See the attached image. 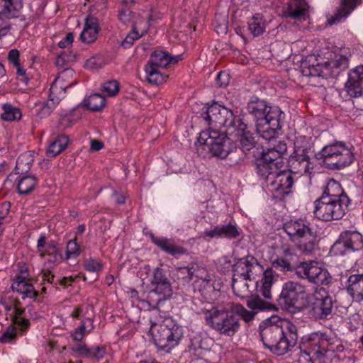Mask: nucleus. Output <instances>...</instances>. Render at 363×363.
I'll return each instance as SVG.
<instances>
[{
	"label": "nucleus",
	"mask_w": 363,
	"mask_h": 363,
	"mask_svg": "<svg viewBox=\"0 0 363 363\" xmlns=\"http://www.w3.org/2000/svg\"><path fill=\"white\" fill-rule=\"evenodd\" d=\"M297 327L293 323L272 316L259 325V334L264 346L277 355L290 351L297 343Z\"/></svg>",
	"instance_id": "f257e3e1"
},
{
	"label": "nucleus",
	"mask_w": 363,
	"mask_h": 363,
	"mask_svg": "<svg viewBox=\"0 0 363 363\" xmlns=\"http://www.w3.org/2000/svg\"><path fill=\"white\" fill-rule=\"evenodd\" d=\"M299 347L300 361L311 363H326L330 360L331 353L343 351V346L338 339L320 331L303 336Z\"/></svg>",
	"instance_id": "f03ea898"
},
{
	"label": "nucleus",
	"mask_w": 363,
	"mask_h": 363,
	"mask_svg": "<svg viewBox=\"0 0 363 363\" xmlns=\"http://www.w3.org/2000/svg\"><path fill=\"white\" fill-rule=\"evenodd\" d=\"M247 112L255 121L256 130L266 140L275 139L281 129V121L284 113L277 106H268L267 103L257 96H252L247 105Z\"/></svg>",
	"instance_id": "7ed1b4c3"
},
{
	"label": "nucleus",
	"mask_w": 363,
	"mask_h": 363,
	"mask_svg": "<svg viewBox=\"0 0 363 363\" xmlns=\"http://www.w3.org/2000/svg\"><path fill=\"white\" fill-rule=\"evenodd\" d=\"M233 283L239 278L245 281L255 280L263 273L261 280L257 284L258 290L266 299L272 298V287L277 278V274L272 267L264 270L263 267L255 257L247 255L237 259L233 265Z\"/></svg>",
	"instance_id": "20e7f679"
},
{
	"label": "nucleus",
	"mask_w": 363,
	"mask_h": 363,
	"mask_svg": "<svg viewBox=\"0 0 363 363\" xmlns=\"http://www.w3.org/2000/svg\"><path fill=\"white\" fill-rule=\"evenodd\" d=\"M206 324L218 334L233 337L240 328V322L232 309V302L208 303L201 309Z\"/></svg>",
	"instance_id": "39448f33"
},
{
	"label": "nucleus",
	"mask_w": 363,
	"mask_h": 363,
	"mask_svg": "<svg viewBox=\"0 0 363 363\" xmlns=\"http://www.w3.org/2000/svg\"><path fill=\"white\" fill-rule=\"evenodd\" d=\"M284 230L302 253L311 255L318 248L316 232L306 220L298 219L287 221L284 224Z\"/></svg>",
	"instance_id": "423d86ee"
},
{
	"label": "nucleus",
	"mask_w": 363,
	"mask_h": 363,
	"mask_svg": "<svg viewBox=\"0 0 363 363\" xmlns=\"http://www.w3.org/2000/svg\"><path fill=\"white\" fill-rule=\"evenodd\" d=\"M294 145V152L288 160L290 171L301 175L311 174L314 167L311 157L313 153L311 138L298 135L296 136Z\"/></svg>",
	"instance_id": "0eeeda50"
},
{
	"label": "nucleus",
	"mask_w": 363,
	"mask_h": 363,
	"mask_svg": "<svg viewBox=\"0 0 363 363\" xmlns=\"http://www.w3.org/2000/svg\"><path fill=\"white\" fill-rule=\"evenodd\" d=\"M306 301L307 305L305 304L304 309L311 320L326 321L333 318L335 312L333 298L325 289H320L309 294Z\"/></svg>",
	"instance_id": "6e6552de"
},
{
	"label": "nucleus",
	"mask_w": 363,
	"mask_h": 363,
	"mask_svg": "<svg viewBox=\"0 0 363 363\" xmlns=\"http://www.w3.org/2000/svg\"><path fill=\"white\" fill-rule=\"evenodd\" d=\"M316 156L318 160H323L324 165L331 170H339L348 167L354 160L351 150L341 142L325 145Z\"/></svg>",
	"instance_id": "1a4fd4ad"
},
{
	"label": "nucleus",
	"mask_w": 363,
	"mask_h": 363,
	"mask_svg": "<svg viewBox=\"0 0 363 363\" xmlns=\"http://www.w3.org/2000/svg\"><path fill=\"white\" fill-rule=\"evenodd\" d=\"M164 264H160L151 271L149 264L144 266L147 272H150L149 277L150 292L148 298L150 301L155 304L171 298L173 294L172 282L168 278Z\"/></svg>",
	"instance_id": "9d476101"
},
{
	"label": "nucleus",
	"mask_w": 363,
	"mask_h": 363,
	"mask_svg": "<svg viewBox=\"0 0 363 363\" xmlns=\"http://www.w3.org/2000/svg\"><path fill=\"white\" fill-rule=\"evenodd\" d=\"M150 332L156 346L167 352L178 345L184 335L182 327L172 320H167L160 325L152 323Z\"/></svg>",
	"instance_id": "9b49d317"
},
{
	"label": "nucleus",
	"mask_w": 363,
	"mask_h": 363,
	"mask_svg": "<svg viewBox=\"0 0 363 363\" xmlns=\"http://www.w3.org/2000/svg\"><path fill=\"white\" fill-rule=\"evenodd\" d=\"M202 115L208 124L216 128H224L228 134H233L237 124L243 121L240 116H235L232 110L218 103L208 106Z\"/></svg>",
	"instance_id": "f8f14e48"
},
{
	"label": "nucleus",
	"mask_w": 363,
	"mask_h": 363,
	"mask_svg": "<svg viewBox=\"0 0 363 363\" xmlns=\"http://www.w3.org/2000/svg\"><path fill=\"white\" fill-rule=\"evenodd\" d=\"M198 142L206 145L213 155L222 159L235 148L233 141L225 133L211 128L200 133Z\"/></svg>",
	"instance_id": "ddd939ff"
},
{
	"label": "nucleus",
	"mask_w": 363,
	"mask_h": 363,
	"mask_svg": "<svg viewBox=\"0 0 363 363\" xmlns=\"http://www.w3.org/2000/svg\"><path fill=\"white\" fill-rule=\"evenodd\" d=\"M308 294L303 285L289 281L283 284L278 301L286 310L301 311L305 308L304 300Z\"/></svg>",
	"instance_id": "4468645a"
},
{
	"label": "nucleus",
	"mask_w": 363,
	"mask_h": 363,
	"mask_svg": "<svg viewBox=\"0 0 363 363\" xmlns=\"http://www.w3.org/2000/svg\"><path fill=\"white\" fill-rule=\"evenodd\" d=\"M349 203L345 198H343V201L319 198L314 202L313 213L323 221L339 220L346 213Z\"/></svg>",
	"instance_id": "2eb2a0df"
},
{
	"label": "nucleus",
	"mask_w": 363,
	"mask_h": 363,
	"mask_svg": "<svg viewBox=\"0 0 363 363\" xmlns=\"http://www.w3.org/2000/svg\"><path fill=\"white\" fill-rule=\"evenodd\" d=\"M178 61V58L172 57L167 52L155 51L145 67L147 80L149 83L156 85L162 83L165 77L160 69L165 68L170 64H175Z\"/></svg>",
	"instance_id": "dca6fc26"
},
{
	"label": "nucleus",
	"mask_w": 363,
	"mask_h": 363,
	"mask_svg": "<svg viewBox=\"0 0 363 363\" xmlns=\"http://www.w3.org/2000/svg\"><path fill=\"white\" fill-rule=\"evenodd\" d=\"M362 248V235L356 230H345L332 245L330 252L334 256H342L349 251H359Z\"/></svg>",
	"instance_id": "f3484780"
},
{
	"label": "nucleus",
	"mask_w": 363,
	"mask_h": 363,
	"mask_svg": "<svg viewBox=\"0 0 363 363\" xmlns=\"http://www.w3.org/2000/svg\"><path fill=\"white\" fill-rule=\"evenodd\" d=\"M296 274L302 279H307L311 283L320 285L328 284L331 278L326 269L319 267L313 261L300 263Z\"/></svg>",
	"instance_id": "a211bd4d"
},
{
	"label": "nucleus",
	"mask_w": 363,
	"mask_h": 363,
	"mask_svg": "<svg viewBox=\"0 0 363 363\" xmlns=\"http://www.w3.org/2000/svg\"><path fill=\"white\" fill-rule=\"evenodd\" d=\"M291 173V171H279L278 169L267 185L270 187V191L277 193L279 196L288 195L294 184Z\"/></svg>",
	"instance_id": "6ab92c4d"
},
{
	"label": "nucleus",
	"mask_w": 363,
	"mask_h": 363,
	"mask_svg": "<svg viewBox=\"0 0 363 363\" xmlns=\"http://www.w3.org/2000/svg\"><path fill=\"white\" fill-rule=\"evenodd\" d=\"M345 89L352 97L363 95V65L350 71L345 83Z\"/></svg>",
	"instance_id": "aec40b11"
},
{
	"label": "nucleus",
	"mask_w": 363,
	"mask_h": 363,
	"mask_svg": "<svg viewBox=\"0 0 363 363\" xmlns=\"http://www.w3.org/2000/svg\"><path fill=\"white\" fill-rule=\"evenodd\" d=\"M152 242L162 251L174 257L186 254V250L176 244L174 240L164 237H157L151 235Z\"/></svg>",
	"instance_id": "412c9836"
},
{
	"label": "nucleus",
	"mask_w": 363,
	"mask_h": 363,
	"mask_svg": "<svg viewBox=\"0 0 363 363\" xmlns=\"http://www.w3.org/2000/svg\"><path fill=\"white\" fill-rule=\"evenodd\" d=\"M74 75L75 72L72 69H64L52 84L50 91L52 94H58L59 90L65 91L68 87H71L76 84V79H73Z\"/></svg>",
	"instance_id": "4be33fe9"
},
{
	"label": "nucleus",
	"mask_w": 363,
	"mask_h": 363,
	"mask_svg": "<svg viewBox=\"0 0 363 363\" xmlns=\"http://www.w3.org/2000/svg\"><path fill=\"white\" fill-rule=\"evenodd\" d=\"M233 134L239 137L242 150L246 152L252 150L256 144V140L253 134L248 130L247 124L242 121L237 124Z\"/></svg>",
	"instance_id": "5701e85b"
},
{
	"label": "nucleus",
	"mask_w": 363,
	"mask_h": 363,
	"mask_svg": "<svg viewBox=\"0 0 363 363\" xmlns=\"http://www.w3.org/2000/svg\"><path fill=\"white\" fill-rule=\"evenodd\" d=\"M23 0H0V16L4 18H16L21 16Z\"/></svg>",
	"instance_id": "b1692460"
},
{
	"label": "nucleus",
	"mask_w": 363,
	"mask_h": 363,
	"mask_svg": "<svg viewBox=\"0 0 363 363\" xmlns=\"http://www.w3.org/2000/svg\"><path fill=\"white\" fill-rule=\"evenodd\" d=\"M346 290L355 301H363V274L350 275L346 282Z\"/></svg>",
	"instance_id": "393cba45"
},
{
	"label": "nucleus",
	"mask_w": 363,
	"mask_h": 363,
	"mask_svg": "<svg viewBox=\"0 0 363 363\" xmlns=\"http://www.w3.org/2000/svg\"><path fill=\"white\" fill-rule=\"evenodd\" d=\"M324 64H320L316 56L311 55L302 60L301 69L305 76H319L323 72Z\"/></svg>",
	"instance_id": "a878e982"
},
{
	"label": "nucleus",
	"mask_w": 363,
	"mask_h": 363,
	"mask_svg": "<svg viewBox=\"0 0 363 363\" xmlns=\"http://www.w3.org/2000/svg\"><path fill=\"white\" fill-rule=\"evenodd\" d=\"M277 170V163L270 164V162H265L260 158L256 160L255 172L261 179L266 181L267 185L273 179Z\"/></svg>",
	"instance_id": "bb28decb"
},
{
	"label": "nucleus",
	"mask_w": 363,
	"mask_h": 363,
	"mask_svg": "<svg viewBox=\"0 0 363 363\" xmlns=\"http://www.w3.org/2000/svg\"><path fill=\"white\" fill-rule=\"evenodd\" d=\"M99 27L95 18L89 16L86 17L85 24L80 34L81 40L86 43L94 42L98 36Z\"/></svg>",
	"instance_id": "cd10ccee"
},
{
	"label": "nucleus",
	"mask_w": 363,
	"mask_h": 363,
	"mask_svg": "<svg viewBox=\"0 0 363 363\" xmlns=\"http://www.w3.org/2000/svg\"><path fill=\"white\" fill-rule=\"evenodd\" d=\"M320 198H328L332 200L338 201H343V198H345V199L347 201V203H350V199L347 194L344 193L340 184L333 179L328 181L326 186L325 187L324 191Z\"/></svg>",
	"instance_id": "c85d7f7f"
},
{
	"label": "nucleus",
	"mask_w": 363,
	"mask_h": 363,
	"mask_svg": "<svg viewBox=\"0 0 363 363\" xmlns=\"http://www.w3.org/2000/svg\"><path fill=\"white\" fill-rule=\"evenodd\" d=\"M177 277L187 281L193 280L196 277H202L205 273V267L197 262H191L186 267H176Z\"/></svg>",
	"instance_id": "c756f323"
},
{
	"label": "nucleus",
	"mask_w": 363,
	"mask_h": 363,
	"mask_svg": "<svg viewBox=\"0 0 363 363\" xmlns=\"http://www.w3.org/2000/svg\"><path fill=\"white\" fill-rule=\"evenodd\" d=\"M308 8L306 0H290L284 13L286 17L294 19L304 18Z\"/></svg>",
	"instance_id": "7c9ffc66"
},
{
	"label": "nucleus",
	"mask_w": 363,
	"mask_h": 363,
	"mask_svg": "<svg viewBox=\"0 0 363 363\" xmlns=\"http://www.w3.org/2000/svg\"><path fill=\"white\" fill-rule=\"evenodd\" d=\"M360 0H341V5L337 12L328 20L330 25L340 22L347 18L357 7Z\"/></svg>",
	"instance_id": "2f4dec72"
},
{
	"label": "nucleus",
	"mask_w": 363,
	"mask_h": 363,
	"mask_svg": "<svg viewBox=\"0 0 363 363\" xmlns=\"http://www.w3.org/2000/svg\"><path fill=\"white\" fill-rule=\"evenodd\" d=\"M94 329V320L88 317L81 321L80 325L70 333L72 339L77 342H82L84 337Z\"/></svg>",
	"instance_id": "473e14b6"
},
{
	"label": "nucleus",
	"mask_w": 363,
	"mask_h": 363,
	"mask_svg": "<svg viewBox=\"0 0 363 363\" xmlns=\"http://www.w3.org/2000/svg\"><path fill=\"white\" fill-rule=\"evenodd\" d=\"M69 139L67 135H57L48 146L46 155L49 157H55L60 154L67 146Z\"/></svg>",
	"instance_id": "72a5a7b5"
},
{
	"label": "nucleus",
	"mask_w": 363,
	"mask_h": 363,
	"mask_svg": "<svg viewBox=\"0 0 363 363\" xmlns=\"http://www.w3.org/2000/svg\"><path fill=\"white\" fill-rule=\"evenodd\" d=\"M246 305L250 309L255 311V314H257L261 311H271L275 308L272 303L263 300L258 295H252L248 297L246 301Z\"/></svg>",
	"instance_id": "f704fd0d"
},
{
	"label": "nucleus",
	"mask_w": 363,
	"mask_h": 363,
	"mask_svg": "<svg viewBox=\"0 0 363 363\" xmlns=\"http://www.w3.org/2000/svg\"><path fill=\"white\" fill-rule=\"evenodd\" d=\"M38 182V178L33 175L21 177L18 180L17 184V190L18 194L21 195H26L30 194L35 189Z\"/></svg>",
	"instance_id": "c9c22d12"
},
{
	"label": "nucleus",
	"mask_w": 363,
	"mask_h": 363,
	"mask_svg": "<svg viewBox=\"0 0 363 363\" xmlns=\"http://www.w3.org/2000/svg\"><path fill=\"white\" fill-rule=\"evenodd\" d=\"M248 29L253 36H259L262 34L265 29L264 21L262 15L260 13L255 14L247 22Z\"/></svg>",
	"instance_id": "e433bc0d"
},
{
	"label": "nucleus",
	"mask_w": 363,
	"mask_h": 363,
	"mask_svg": "<svg viewBox=\"0 0 363 363\" xmlns=\"http://www.w3.org/2000/svg\"><path fill=\"white\" fill-rule=\"evenodd\" d=\"M2 109L1 118L5 121H18L22 117L21 109L11 104H4Z\"/></svg>",
	"instance_id": "4c0bfd02"
},
{
	"label": "nucleus",
	"mask_w": 363,
	"mask_h": 363,
	"mask_svg": "<svg viewBox=\"0 0 363 363\" xmlns=\"http://www.w3.org/2000/svg\"><path fill=\"white\" fill-rule=\"evenodd\" d=\"M13 320L15 324L21 327L22 330H26L29 328L30 322L29 319L27 318L26 309L21 308V306L16 305L13 310Z\"/></svg>",
	"instance_id": "58836bf2"
},
{
	"label": "nucleus",
	"mask_w": 363,
	"mask_h": 363,
	"mask_svg": "<svg viewBox=\"0 0 363 363\" xmlns=\"http://www.w3.org/2000/svg\"><path fill=\"white\" fill-rule=\"evenodd\" d=\"M82 104L84 106L91 111H99L105 106L106 99L102 95L94 94L85 99Z\"/></svg>",
	"instance_id": "ea45409f"
},
{
	"label": "nucleus",
	"mask_w": 363,
	"mask_h": 363,
	"mask_svg": "<svg viewBox=\"0 0 363 363\" xmlns=\"http://www.w3.org/2000/svg\"><path fill=\"white\" fill-rule=\"evenodd\" d=\"M208 277V272L205 268V273L202 277H196L194 278L196 279L193 284L194 290H198L202 294L206 295L208 291L213 289V286Z\"/></svg>",
	"instance_id": "a19ab883"
},
{
	"label": "nucleus",
	"mask_w": 363,
	"mask_h": 363,
	"mask_svg": "<svg viewBox=\"0 0 363 363\" xmlns=\"http://www.w3.org/2000/svg\"><path fill=\"white\" fill-rule=\"evenodd\" d=\"M232 309L234 314L237 316L240 317L246 323L255 319V311L246 309L240 303H232Z\"/></svg>",
	"instance_id": "79ce46f5"
},
{
	"label": "nucleus",
	"mask_w": 363,
	"mask_h": 363,
	"mask_svg": "<svg viewBox=\"0 0 363 363\" xmlns=\"http://www.w3.org/2000/svg\"><path fill=\"white\" fill-rule=\"evenodd\" d=\"M57 95V94H52L50 91L49 100L43 105V106L38 113L40 118H44L49 116L55 109L56 105L60 101V97Z\"/></svg>",
	"instance_id": "37998d69"
},
{
	"label": "nucleus",
	"mask_w": 363,
	"mask_h": 363,
	"mask_svg": "<svg viewBox=\"0 0 363 363\" xmlns=\"http://www.w3.org/2000/svg\"><path fill=\"white\" fill-rule=\"evenodd\" d=\"M45 251L43 252V255H40L41 257H45L48 255L49 257L48 261L51 262H57L58 259H60L61 255L60 254V250L57 247V244L55 242H48L46 244Z\"/></svg>",
	"instance_id": "c03bdc74"
},
{
	"label": "nucleus",
	"mask_w": 363,
	"mask_h": 363,
	"mask_svg": "<svg viewBox=\"0 0 363 363\" xmlns=\"http://www.w3.org/2000/svg\"><path fill=\"white\" fill-rule=\"evenodd\" d=\"M221 238L235 239L239 237L240 230L235 224L229 223L227 225H220Z\"/></svg>",
	"instance_id": "a18cd8bd"
},
{
	"label": "nucleus",
	"mask_w": 363,
	"mask_h": 363,
	"mask_svg": "<svg viewBox=\"0 0 363 363\" xmlns=\"http://www.w3.org/2000/svg\"><path fill=\"white\" fill-rule=\"evenodd\" d=\"M281 257L294 267L296 270L298 269L300 263L301 262H299L298 256L296 255L294 250L289 247H283Z\"/></svg>",
	"instance_id": "49530a36"
},
{
	"label": "nucleus",
	"mask_w": 363,
	"mask_h": 363,
	"mask_svg": "<svg viewBox=\"0 0 363 363\" xmlns=\"http://www.w3.org/2000/svg\"><path fill=\"white\" fill-rule=\"evenodd\" d=\"M18 338V329L15 326H9L0 336L1 343H14Z\"/></svg>",
	"instance_id": "de8ad7c7"
},
{
	"label": "nucleus",
	"mask_w": 363,
	"mask_h": 363,
	"mask_svg": "<svg viewBox=\"0 0 363 363\" xmlns=\"http://www.w3.org/2000/svg\"><path fill=\"white\" fill-rule=\"evenodd\" d=\"M347 66L348 60L345 56L343 55L336 56L335 60L324 62L325 69L330 67L332 69L335 68L340 70H344L347 67Z\"/></svg>",
	"instance_id": "09e8293b"
},
{
	"label": "nucleus",
	"mask_w": 363,
	"mask_h": 363,
	"mask_svg": "<svg viewBox=\"0 0 363 363\" xmlns=\"http://www.w3.org/2000/svg\"><path fill=\"white\" fill-rule=\"evenodd\" d=\"M33 159L30 154L26 152L21 154L16 160V169L21 172H26L30 169Z\"/></svg>",
	"instance_id": "8fccbe9b"
},
{
	"label": "nucleus",
	"mask_w": 363,
	"mask_h": 363,
	"mask_svg": "<svg viewBox=\"0 0 363 363\" xmlns=\"http://www.w3.org/2000/svg\"><path fill=\"white\" fill-rule=\"evenodd\" d=\"M71 350L77 357L89 358L90 357V348L84 342H77L71 346Z\"/></svg>",
	"instance_id": "3c124183"
},
{
	"label": "nucleus",
	"mask_w": 363,
	"mask_h": 363,
	"mask_svg": "<svg viewBox=\"0 0 363 363\" xmlns=\"http://www.w3.org/2000/svg\"><path fill=\"white\" fill-rule=\"evenodd\" d=\"M272 265V267L283 272H292L296 269L281 256L273 260Z\"/></svg>",
	"instance_id": "603ef678"
},
{
	"label": "nucleus",
	"mask_w": 363,
	"mask_h": 363,
	"mask_svg": "<svg viewBox=\"0 0 363 363\" xmlns=\"http://www.w3.org/2000/svg\"><path fill=\"white\" fill-rule=\"evenodd\" d=\"M281 156L278 153L274 148L269 147L264 150L262 156L259 157L262 160L271 163H277V160L281 159Z\"/></svg>",
	"instance_id": "864d4df0"
},
{
	"label": "nucleus",
	"mask_w": 363,
	"mask_h": 363,
	"mask_svg": "<svg viewBox=\"0 0 363 363\" xmlns=\"http://www.w3.org/2000/svg\"><path fill=\"white\" fill-rule=\"evenodd\" d=\"M84 269L90 272L99 273L103 269V264L101 261L89 258L84 261Z\"/></svg>",
	"instance_id": "5fc2aeb1"
},
{
	"label": "nucleus",
	"mask_w": 363,
	"mask_h": 363,
	"mask_svg": "<svg viewBox=\"0 0 363 363\" xmlns=\"http://www.w3.org/2000/svg\"><path fill=\"white\" fill-rule=\"evenodd\" d=\"M102 90L108 96H115L119 91V84L116 80H110L102 85Z\"/></svg>",
	"instance_id": "6e6d98bb"
},
{
	"label": "nucleus",
	"mask_w": 363,
	"mask_h": 363,
	"mask_svg": "<svg viewBox=\"0 0 363 363\" xmlns=\"http://www.w3.org/2000/svg\"><path fill=\"white\" fill-rule=\"evenodd\" d=\"M28 281L26 280L24 277L18 276L16 280L12 284V289L13 291H17L23 294L26 287L28 286Z\"/></svg>",
	"instance_id": "4d7b16f0"
},
{
	"label": "nucleus",
	"mask_w": 363,
	"mask_h": 363,
	"mask_svg": "<svg viewBox=\"0 0 363 363\" xmlns=\"http://www.w3.org/2000/svg\"><path fill=\"white\" fill-rule=\"evenodd\" d=\"M79 246L76 242L75 239L72 240H69L67 245V259H69L72 257H77L79 254Z\"/></svg>",
	"instance_id": "13d9d810"
},
{
	"label": "nucleus",
	"mask_w": 363,
	"mask_h": 363,
	"mask_svg": "<svg viewBox=\"0 0 363 363\" xmlns=\"http://www.w3.org/2000/svg\"><path fill=\"white\" fill-rule=\"evenodd\" d=\"M203 238L205 240H210L212 238H221L220 225L215 226L213 229L206 230L203 233Z\"/></svg>",
	"instance_id": "bf43d9fd"
},
{
	"label": "nucleus",
	"mask_w": 363,
	"mask_h": 363,
	"mask_svg": "<svg viewBox=\"0 0 363 363\" xmlns=\"http://www.w3.org/2000/svg\"><path fill=\"white\" fill-rule=\"evenodd\" d=\"M230 81L229 74L224 72H220L216 78V84L219 87H225Z\"/></svg>",
	"instance_id": "052dcab7"
},
{
	"label": "nucleus",
	"mask_w": 363,
	"mask_h": 363,
	"mask_svg": "<svg viewBox=\"0 0 363 363\" xmlns=\"http://www.w3.org/2000/svg\"><path fill=\"white\" fill-rule=\"evenodd\" d=\"M106 354V348L103 346H96L90 348V357L89 358L100 359Z\"/></svg>",
	"instance_id": "680f3d73"
},
{
	"label": "nucleus",
	"mask_w": 363,
	"mask_h": 363,
	"mask_svg": "<svg viewBox=\"0 0 363 363\" xmlns=\"http://www.w3.org/2000/svg\"><path fill=\"white\" fill-rule=\"evenodd\" d=\"M119 19L124 24L133 23V13L128 9H123L119 13Z\"/></svg>",
	"instance_id": "e2e57ef3"
},
{
	"label": "nucleus",
	"mask_w": 363,
	"mask_h": 363,
	"mask_svg": "<svg viewBox=\"0 0 363 363\" xmlns=\"http://www.w3.org/2000/svg\"><path fill=\"white\" fill-rule=\"evenodd\" d=\"M73 56L70 54L67 53L65 51L62 52L58 55L55 64L57 67H62L67 65L72 59Z\"/></svg>",
	"instance_id": "0e129e2a"
},
{
	"label": "nucleus",
	"mask_w": 363,
	"mask_h": 363,
	"mask_svg": "<svg viewBox=\"0 0 363 363\" xmlns=\"http://www.w3.org/2000/svg\"><path fill=\"white\" fill-rule=\"evenodd\" d=\"M20 52L16 49L11 50L8 54V60L13 66H18Z\"/></svg>",
	"instance_id": "69168bd1"
},
{
	"label": "nucleus",
	"mask_w": 363,
	"mask_h": 363,
	"mask_svg": "<svg viewBox=\"0 0 363 363\" xmlns=\"http://www.w3.org/2000/svg\"><path fill=\"white\" fill-rule=\"evenodd\" d=\"M70 316L74 319H82V320L86 318L82 306H76L70 313Z\"/></svg>",
	"instance_id": "338daca9"
},
{
	"label": "nucleus",
	"mask_w": 363,
	"mask_h": 363,
	"mask_svg": "<svg viewBox=\"0 0 363 363\" xmlns=\"http://www.w3.org/2000/svg\"><path fill=\"white\" fill-rule=\"evenodd\" d=\"M41 279L43 281L52 284L54 281L55 276L48 269H43L40 272Z\"/></svg>",
	"instance_id": "774afa93"
}]
</instances>
